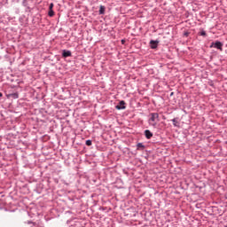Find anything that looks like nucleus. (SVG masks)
<instances>
[{"mask_svg": "<svg viewBox=\"0 0 227 227\" xmlns=\"http://www.w3.org/2000/svg\"><path fill=\"white\" fill-rule=\"evenodd\" d=\"M151 121H153L152 125L156 126L157 121H159V114L157 113L151 114Z\"/></svg>", "mask_w": 227, "mask_h": 227, "instance_id": "nucleus-1", "label": "nucleus"}, {"mask_svg": "<svg viewBox=\"0 0 227 227\" xmlns=\"http://www.w3.org/2000/svg\"><path fill=\"white\" fill-rule=\"evenodd\" d=\"M145 136L146 139H152V137H153V133L152 131H150V129H146L145 131Z\"/></svg>", "mask_w": 227, "mask_h": 227, "instance_id": "nucleus-2", "label": "nucleus"}, {"mask_svg": "<svg viewBox=\"0 0 227 227\" xmlns=\"http://www.w3.org/2000/svg\"><path fill=\"white\" fill-rule=\"evenodd\" d=\"M151 49H157L159 45V41L152 40L150 41Z\"/></svg>", "mask_w": 227, "mask_h": 227, "instance_id": "nucleus-3", "label": "nucleus"}, {"mask_svg": "<svg viewBox=\"0 0 227 227\" xmlns=\"http://www.w3.org/2000/svg\"><path fill=\"white\" fill-rule=\"evenodd\" d=\"M62 56L63 58H70V56H72V51L64 50L62 51Z\"/></svg>", "mask_w": 227, "mask_h": 227, "instance_id": "nucleus-4", "label": "nucleus"}, {"mask_svg": "<svg viewBox=\"0 0 227 227\" xmlns=\"http://www.w3.org/2000/svg\"><path fill=\"white\" fill-rule=\"evenodd\" d=\"M116 109H125V101H121L118 106H116Z\"/></svg>", "mask_w": 227, "mask_h": 227, "instance_id": "nucleus-5", "label": "nucleus"}, {"mask_svg": "<svg viewBox=\"0 0 227 227\" xmlns=\"http://www.w3.org/2000/svg\"><path fill=\"white\" fill-rule=\"evenodd\" d=\"M215 49H223V43L221 42H215L214 44Z\"/></svg>", "mask_w": 227, "mask_h": 227, "instance_id": "nucleus-6", "label": "nucleus"}, {"mask_svg": "<svg viewBox=\"0 0 227 227\" xmlns=\"http://www.w3.org/2000/svg\"><path fill=\"white\" fill-rule=\"evenodd\" d=\"M174 127H180V121H178V118H175L172 120Z\"/></svg>", "mask_w": 227, "mask_h": 227, "instance_id": "nucleus-7", "label": "nucleus"}, {"mask_svg": "<svg viewBox=\"0 0 227 227\" xmlns=\"http://www.w3.org/2000/svg\"><path fill=\"white\" fill-rule=\"evenodd\" d=\"M106 13V7L101 5L99 8V15H104Z\"/></svg>", "mask_w": 227, "mask_h": 227, "instance_id": "nucleus-8", "label": "nucleus"}, {"mask_svg": "<svg viewBox=\"0 0 227 227\" xmlns=\"http://www.w3.org/2000/svg\"><path fill=\"white\" fill-rule=\"evenodd\" d=\"M137 150H145V145H143L142 143H138L137 145Z\"/></svg>", "mask_w": 227, "mask_h": 227, "instance_id": "nucleus-9", "label": "nucleus"}, {"mask_svg": "<svg viewBox=\"0 0 227 227\" xmlns=\"http://www.w3.org/2000/svg\"><path fill=\"white\" fill-rule=\"evenodd\" d=\"M85 145H86L87 146H91V145H92L91 140H86Z\"/></svg>", "mask_w": 227, "mask_h": 227, "instance_id": "nucleus-10", "label": "nucleus"}, {"mask_svg": "<svg viewBox=\"0 0 227 227\" xmlns=\"http://www.w3.org/2000/svg\"><path fill=\"white\" fill-rule=\"evenodd\" d=\"M49 16H50V17H54V11H52V10L50 11V12H49Z\"/></svg>", "mask_w": 227, "mask_h": 227, "instance_id": "nucleus-11", "label": "nucleus"}, {"mask_svg": "<svg viewBox=\"0 0 227 227\" xmlns=\"http://www.w3.org/2000/svg\"><path fill=\"white\" fill-rule=\"evenodd\" d=\"M200 35H201V36H207V32L201 31V32H200Z\"/></svg>", "mask_w": 227, "mask_h": 227, "instance_id": "nucleus-12", "label": "nucleus"}, {"mask_svg": "<svg viewBox=\"0 0 227 227\" xmlns=\"http://www.w3.org/2000/svg\"><path fill=\"white\" fill-rule=\"evenodd\" d=\"M54 8V4H51L49 6V10L51 11Z\"/></svg>", "mask_w": 227, "mask_h": 227, "instance_id": "nucleus-13", "label": "nucleus"}, {"mask_svg": "<svg viewBox=\"0 0 227 227\" xmlns=\"http://www.w3.org/2000/svg\"><path fill=\"white\" fill-rule=\"evenodd\" d=\"M0 97H3V93L0 92Z\"/></svg>", "mask_w": 227, "mask_h": 227, "instance_id": "nucleus-14", "label": "nucleus"}]
</instances>
